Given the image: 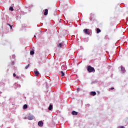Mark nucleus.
I'll return each instance as SVG.
<instances>
[{"label": "nucleus", "instance_id": "nucleus-5", "mask_svg": "<svg viewBox=\"0 0 128 128\" xmlns=\"http://www.w3.org/2000/svg\"><path fill=\"white\" fill-rule=\"evenodd\" d=\"M88 29H84V32L86 34H90V32L88 31Z\"/></svg>", "mask_w": 128, "mask_h": 128}, {"label": "nucleus", "instance_id": "nucleus-12", "mask_svg": "<svg viewBox=\"0 0 128 128\" xmlns=\"http://www.w3.org/2000/svg\"><path fill=\"white\" fill-rule=\"evenodd\" d=\"M48 110H52V105L50 104L49 107H48Z\"/></svg>", "mask_w": 128, "mask_h": 128}, {"label": "nucleus", "instance_id": "nucleus-29", "mask_svg": "<svg viewBox=\"0 0 128 128\" xmlns=\"http://www.w3.org/2000/svg\"><path fill=\"white\" fill-rule=\"evenodd\" d=\"M10 28H12V26H10Z\"/></svg>", "mask_w": 128, "mask_h": 128}, {"label": "nucleus", "instance_id": "nucleus-6", "mask_svg": "<svg viewBox=\"0 0 128 128\" xmlns=\"http://www.w3.org/2000/svg\"><path fill=\"white\" fill-rule=\"evenodd\" d=\"M48 9H46L44 14V16H48Z\"/></svg>", "mask_w": 128, "mask_h": 128}, {"label": "nucleus", "instance_id": "nucleus-4", "mask_svg": "<svg viewBox=\"0 0 128 128\" xmlns=\"http://www.w3.org/2000/svg\"><path fill=\"white\" fill-rule=\"evenodd\" d=\"M38 126H40V127L43 126L44 122H42V121L38 122Z\"/></svg>", "mask_w": 128, "mask_h": 128}, {"label": "nucleus", "instance_id": "nucleus-17", "mask_svg": "<svg viewBox=\"0 0 128 128\" xmlns=\"http://www.w3.org/2000/svg\"><path fill=\"white\" fill-rule=\"evenodd\" d=\"M12 58L14 60H16V55H12Z\"/></svg>", "mask_w": 128, "mask_h": 128}, {"label": "nucleus", "instance_id": "nucleus-8", "mask_svg": "<svg viewBox=\"0 0 128 128\" xmlns=\"http://www.w3.org/2000/svg\"><path fill=\"white\" fill-rule=\"evenodd\" d=\"M34 74H35L36 76H38V74H40V72L38 70H35V71H34Z\"/></svg>", "mask_w": 128, "mask_h": 128}, {"label": "nucleus", "instance_id": "nucleus-21", "mask_svg": "<svg viewBox=\"0 0 128 128\" xmlns=\"http://www.w3.org/2000/svg\"><path fill=\"white\" fill-rule=\"evenodd\" d=\"M16 73L13 74V76L14 78L16 77Z\"/></svg>", "mask_w": 128, "mask_h": 128}, {"label": "nucleus", "instance_id": "nucleus-9", "mask_svg": "<svg viewBox=\"0 0 128 128\" xmlns=\"http://www.w3.org/2000/svg\"><path fill=\"white\" fill-rule=\"evenodd\" d=\"M72 116H78V112L76 111H72Z\"/></svg>", "mask_w": 128, "mask_h": 128}, {"label": "nucleus", "instance_id": "nucleus-13", "mask_svg": "<svg viewBox=\"0 0 128 128\" xmlns=\"http://www.w3.org/2000/svg\"><path fill=\"white\" fill-rule=\"evenodd\" d=\"M62 70H66V65L62 66Z\"/></svg>", "mask_w": 128, "mask_h": 128}, {"label": "nucleus", "instance_id": "nucleus-2", "mask_svg": "<svg viewBox=\"0 0 128 128\" xmlns=\"http://www.w3.org/2000/svg\"><path fill=\"white\" fill-rule=\"evenodd\" d=\"M27 118L29 120H34V116H32V115H29L27 117Z\"/></svg>", "mask_w": 128, "mask_h": 128}, {"label": "nucleus", "instance_id": "nucleus-7", "mask_svg": "<svg viewBox=\"0 0 128 128\" xmlns=\"http://www.w3.org/2000/svg\"><path fill=\"white\" fill-rule=\"evenodd\" d=\"M96 94V92H90V96H94Z\"/></svg>", "mask_w": 128, "mask_h": 128}, {"label": "nucleus", "instance_id": "nucleus-20", "mask_svg": "<svg viewBox=\"0 0 128 128\" xmlns=\"http://www.w3.org/2000/svg\"><path fill=\"white\" fill-rule=\"evenodd\" d=\"M29 66H30V64H28V66H26L25 67L26 70H28V68Z\"/></svg>", "mask_w": 128, "mask_h": 128}, {"label": "nucleus", "instance_id": "nucleus-18", "mask_svg": "<svg viewBox=\"0 0 128 128\" xmlns=\"http://www.w3.org/2000/svg\"><path fill=\"white\" fill-rule=\"evenodd\" d=\"M62 43H60V44L58 45V48H62Z\"/></svg>", "mask_w": 128, "mask_h": 128}, {"label": "nucleus", "instance_id": "nucleus-24", "mask_svg": "<svg viewBox=\"0 0 128 128\" xmlns=\"http://www.w3.org/2000/svg\"><path fill=\"white\" fill-rule=\"evenodd\" d=\"M16 78L18 79V78H20V77H19L18 76H16Z\"/></svg>", "mask_w": 128, "mask_h": 128}, {"label": "nucleus", "instance_id": "nucleus-25", "mask_svg": "<svg viewBox=\"0 0 128 128\" xmlns=\"http://www.w3.org/2000/svg\"><path fill=\"white\" fill-rule=\"evenodd\" d=\"M110 90H114V88H110Z\"/></svg>", "mask_w": 128, "mask_h": 128}, {"label": "nucleus", "instance_id": "nucleus-28", "mask_svg": "<svg viewBox=\"0 0 128 128\" xmlns=\"http://www.w3.org/2000/svg\"><path fill=\"white\" fill-rule=\"evenodd\" d=\"M24 120H26V118H24Z\"/></svg>", "mask_w": 128, "mask_h": 128}, {"label": "nucleus", "instance_id": "nucleus-1", "mask_svg": "<svg viewBox=\"0 0 128 128\" xmlns=\"http://www.w3.org/2000/svg\"><path fill=\"white\" fill-rule=\"evenodd\" d=\"M87 70L89 72H96L94 68L90 66H88Z\"/></svg>", "mask_w": 128, "mask_h": 128}, {"label": "nucleus", "instance_id": "nucleus-3", "mask_svg": "<svg viewBox=\"0 0 128 128\" xmlns=\"http://www.w3.org/2000/svg\"><path fill=\"white\" fill-rule=\"evenodd\" d=\"M121 69V72L122 74H124L126 72V68H124L122 66H120Z\"/></svg>", "mask_w": 128, "mask_h": 128}, {"label": "nucleus", "instance_id": "nucleus-27", "mask_svg": "<svg viewBox=\"0 0 128 128\" xmlns=\"http://www.w3.org/2000/svg\"><path fill=\"white\" fill-rule=\"evenodd\" d=\"M34 38H36V35H34Z\"/></svg>", "mask_w": 128, "mask_h": 128}, {"label": "nucleus", "instance_id": "nucleus-15", "mask_svg": "<svg viewBox=\"0 0 128 128\" xmlns=\"http://www.w3.org/2000/svg\"><path fill=\"white\" fill-rule=\"evenodd\" d=\"M30 54L31 56H32V54H34V50L30 51Z\"/></svg>", "mask_w": 128, "mask_h": 128}, {"label": "nucleus", "instance_id": "nucleus-30", "mask_svg": "<svg viewBox=\"0 0 128 128\" xmlns=\"http://www.w3.org/2000/svg\"><path fill=\"white\" fill-rule=\"evenodd\" d=\"M90 20H92V18L91 19H90Z\"/></svg>", "mask_w": 128, "mask_h": 128}, {"label": "nucleus", "instance_id": "nucleus-26", "mask_svg": "<svg viewBox=\"0 0 128 128\" xmlns=\"http://www.w3.org/2000/svg\"><path fill=\"white\" fill-rule=\"evenodd\" d=\"M77 90L80 91V88H77Z\"/></svg>", "mask_w": 128, "mask_h": 128}, {"label": "nucleus", "instance_id": "nucleus-10", "mask_svg": "<svg viewBox=\"0 0 128 128\" xmlns=\"http://www.w3.org/2000/svg\"><path fill=\"white\" fill-rule=\"evenodd\" d=\"M15 86H16V88H20V86L18 84V83H15L14 84Z\"/></svg>", "mask_w": 128, "mask_h": 128}, {"label": "nucleus", "instance_id": "nucleus-11", "mask_svg": "<svg viewBox=\"0 0 128 128\" xmlns=\"http://www.w3.org/2000/svg\"><path fill=\"white\" fill-rule=\"evenodd\" d=\"M28 108V104H25L23 106V109L24 110H26Z\"/></svg>", "mask_w": 128, "mask_h": 128}, {"label": "nucleus", "instance_id": "nucleus-16", "mask_svg": "<svg viewBox=\"0 0 128 128\" xmlns=\"http://www.w3.org/2000/svg\"><path fill=\"white\" fill-rule=\"evenodd\" d=\"M100 28H98L96 29V33L97 34H100Z\"/></svg>", "mask_w": 128, "mask_h": 128}, {"label": "nucleus", "instance_id": "nucleus-22", "mask_svg": "<svg viewBox=\"0 0 128 128\" xmlns=\"http://www.w3.org/2000/svg\"><path fill=\"white\" fill-rule=\"evenodd\" d=\"M14 60H13L12 62V65L14 66Z\"/></svg>", "mask_w": 128, "mask_h": 128}, {"label": "nucleus", "instance_id": "nucleus-14", "mask_svg": "<svg viewBox=\"0 0 128 128\" xmlns=\"http://www.w3.org/2000/svg\"><path fill=\"white\" fill-rule=\"evenodd\" d=\"M60 74H61V76H64V72L61 71Z\"/></svg>", "mask_w": 128, "mask_h": 128}, {"label": "nucleus", "instance_id": "nucleus-19", "mask_svg": "<svg viewBox=\"0 0 128 128\" xmlns=\"http://www.w3.org/2000/svg\"><path fill=\"white\" fill-rule=\"evenodd\" d=\"M9 10H11V12H14V8L12 7H10Z\"/></svg>", "mask_w": 128, "mask_h": 128}, {"label": "nucleus", "instance_id": "nucleus-23", "mask_svg": "<svg viewBox=\"0 0 128 128\" xmlns=\"http://www.w3.org/2000/svg\"><path fill=\"white\" fill-rule=\"evenodd\" d=\"M120 128H125V127L124 126H120Z\"/></svg>", "mask_w": 128, "mask_h": 128}]
</instances>
